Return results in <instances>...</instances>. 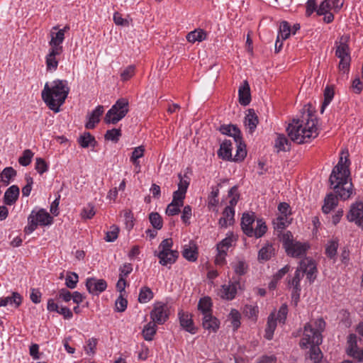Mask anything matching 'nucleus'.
<instances>
[{"instance_id":"obj_50","label":"nucleus","mask_w":363,"mask_h":363,"mask_svg":"<svg viewBox=\"0 0 363 363\" xmlns=\"http://www.w3.org/2000/svg\"><path fill=\"white\" fill-rule=\"evenodd\" d=\"M288 216H289L280 215L277 218V220L274 222L275 228L278 230H282L284 229L290 223V220Z\"/></svg>"},{"instance_id":"obj_47","label":"nucleus","mask_w":363,"mask_h":363,"mask_svg":"<svg viewBox=\"0 0 363 363\" xmlns=\"http://www.w3.org/2000/svg\"><path fill=\"white\" fill-rule=\"evenodd\" d=\"M33 157V152L30 150H25L22 156L18 158V162L21 165L26 167L30 164Z\"/></svg>"},{"instance_id":"obj_32","label":"nucleus","mask_w":363,"mask_h":363,"mask_svg":"<svg viewBox=\"0 0 363 363\" xmlns=\"http://www.w3.org/2000/svg\"><path fill=\"white\" fill-rule=\"evenodd\" d=\"M291 143L283 134H279L274 143V147L279 151H288L290 150Z\"/></svg>"},{"instance_id":"obj_20","label":"nucleus","mask_w":363,"mask_h":363,"mask_svg":"<svg viewBox=\"0 0 363 363\" xmlns=\"http://www.w3.org/2000/svg\"><path fill=\"white\" fill-rule=\"evenodd\" d=\"M219 130L223 135L233 137L235 143H239L242 140L241 132L235 125H222L220 126Z\"/></svg>"},{"instance_id":"obj_38","label":"nucleus","mask_w":363,"mask_h":363,"mask_svg":"<svg viewBox=\"0 0 363 363\" xmlns=\"http://www.w3.org/2000/svg\"><path fill=\"white\" fill-rule=\"evenodd\" d=\"M309 358L312 363H326V361L323 359V353L318 345L311 346Z\"/></svg>"},{"instance_id":"obj_35","label":"nucleus","mask_w":363,"mask_h":363,"mask_svg":"<svg viewBox=\"0 0 363 363\" xmlns=\"http://www.w3.org/2000/svg\"><path fill=\"white\" fill-rule=\"evenodd\" d=\"M156 331H157L156 323H155L152 320L144 326V328L142 331V334L145 340L151 341V340H152L153 337L156 333Z\"/></svg>"},{"instance_id":"obj_44","label":"nucleus","mask_w":363,"mask_h":363,"mask_svg":"<svg viewBox=\"0 0 363 363\" xmlns=\"http://www.w3.org/2000/svg\"><path fill=\"white\" fill-rule=\"evenodd\" d=\"M334 89L333 86H327L324 90V101L321 107V112H323L324 108L330 103L334 97Z\"/></svg>"},{"instance_id":"obj_3","label":"nucleus","mask_w":363,"mask_h":363,"mask_svg":"<svg viewBox=\"0 0 363 363\" xmlns=\"http://www.w3.org/2000/svg\"><path fill=\"white\" fill-rule=\"evenodd\" d=\"M318 272L315 261L308 257L301 259L299 266L295 271L294 276L288 279V286L291 289V299L296 306L300 299L301 286L300 281L306 274V278L310 282H313L316 278Z\"/></svg>"},{"instance_id":"obj_33","label":"nucleus","mask_w":363,"mask_h":363,"mask_svg":"<svg viewBox=\"0 0 363 363\" xmlns=\"http://www.w3.org/2000/svg\"><path fill=\"white\" fill-rule=\"evenodd\" d=\"M206 33L203 29H195L189 32L186 35V39L189 43L201 42L206 38Z\"/></svg>"},{"instance_id":"obj_58","label":"nucleus","mask_w":363,"mask_h":363,"mask_svg":"<svg viewBox=\"0 0 363 363\" xmlns=\"http://www.w3.org/2000/svg\"><path fill=\"white\" fill-rule=\"evenodd\" d=\"M35 168L40 174H43L48 169V166L46 162L41 157L35 159Z\"/></svg>"},{"instance_id":"obj_39","label":"nucleus","mask_w":363,"mask_h":363,"mask_svg":"<svg viewBox=\"0 0 363 363\" xmlns=\"http://www.w3.org/2000/svg\"><path fill=\"white\" fill-rule=\"evenodd\" d=\"M154 297V294L150 288L148 286H143L140 289L139 296H138V301L140 303H146L152 300Z\"/></svg>"},{"instance_id":"obj_53","label":"nucleus","mask_w":363,"mask_h":363,"mask_svg":"<svg viewBox=\"0 0 363 363\" xmlns=\"http://www.w3.org/2000/svg\"><path fill=\"white\" fill-rule=\"evenodd\" d=\"M97 342V339L94 337L89 338L87 340L84 350L88 355L91 356L95 354Z\"/></svg>"},{"instance_id":"obj_54","label":"nucleus","mask_w":363,"mask_h":363,"mask_svg":"<svg viewBox=\"0 0 363 363\" xmlns=\"http://www.w3.org/2000/svg\"><path fill=\"white\" fill-rule=\"evenodd\" d=\"M228 196L231 197L230 201H229V206L234 208V207L238 203V201L240 198V194L238 191V187L237 186H233L228 191Z\"/></svg>"},{"instance_id":"obj_63","label":"nucleus","mask_w":363,"mask_h":363,"mask_svg":"<svg viewBox=\"0 0 363 363\" xmlns=\"http://www.w3.org/2000/svg\"><path fill=\"white\" fill-rule=\"evenodd\" d=\"M135 67L134 65H129L121 74V80L128 81L135 74Z\"/></svg>"},{"instance_id":"obj_40","label":"nucleus","mask_w":363,"mask_h":363,"mask_svg":"<svg viewBox=\"0 0 363 363\" xmlns=\"http://www.w3.org/2000/svg\"><path fill=\"white\" fill-rule=\"evenodd\" d=\"M78 143L84 148H86L89 145L94 147L96 143L94 137L89 132L84 133L81 135L78 138Z\"/></svg>"},{"instance_id":"obj_7","label":"nucleus","mask_w":363,"mask_h":363,"mask_svg":"<svg viewBox=\"0 0 363 363\" xmlns=\"http://www.w3.org/2000/svg\"><path fill=\"white\" fill-rule=\"evenodd\" d=\"M128 111V101L124 98L119 99L106 113L104 121L116 124L125 116Z\"/></svg>"},{"instance_id":"obj_17","label":"nucleus","mask_w":363,"mask_h":363,"mask_svg":"<svg viewBox=\"0 0 363 363\" xmlns=\"http://www.w3.org/2000/svg\"><path fill=\"white\" fill-rule=\"evenodd\" d=\"M155 255L159 258L160 264L167 266L169 264L172 265L177 261L179 257V252L177 250L167 252L156 251L155 252Z\"/></svg>"},{"instance_id":"obj_49","label":"nucleus","mask_w":363,"mask_h":363,"mask_svg":"<svg viewBox=\"0 0 363 363\" xmlns=\"http://www.w3.org/2000/svg\"><path fill=\"white\" fill-rule=\"evenodd\" d=\"M291 29L289 23L287 21H282L279 26V37L282 38V40L287 39L291 34Z\"/></svg>"},{"instance_id":"obj_23","label":"nucleus","mask_w":363,"mask_h":363,"mask_svg":"<svg viewBox=\"0 0 363 363\" xmlns=\"http://www.w3.org/2000/svg\"><path fill=\"white\" fill-rule=\"evenodd\" d=\"M104 108L103 106H98L88 116V121L85 124L86 129H93L96 124L100 121V116L104 113Z\"/></svg>"},{"instance_id":"obj_31","label":"nucleus","mask_w":363,"mask_h":363,"mask_svg":"<svg viewBox=\"0 0 363 363\" xmlns=\"http://www.w3.org/2000/svg\"><path fill=\"white\" fill-rule=\"evenodd\" d=\"M277 328V320L275 318V314L271 313L267 319V327L265 329L264 337L267 340H272L273 337L274 332Z\"/></svg>"},{"instance_id":"obj_1","label":"nucleus","mask_w":363,"mask_h":363,"mask_svg":"<svg viewBox=\"0 0 363 363\" xmlns=\"http://www.w3.org/2000/svg\"><path fill=\"white\" fill-rule=\"evenodd\" d=\"M290 139L297 143H308L318 136L317 118L308 109L292 121L286 128Z\"/></svg>"},{"instance_id":"obj_52","label":"nucleus","mask_w":363,"mask_h":363,"mask_svg":"<svg viewBox=\"0 0 363 363\" xmlns=\"http://www.w3.org/2000/svg\"><path fill=\"white\" fill-rule=\"evenodd\" d=\"M243 313L248 318L256 320L257 318L258 308L251 305H246L244 308Z\"/></svg>"},{"instance_id":"obj_46","label":"nucleus","mask_w":363,"mask_h":363,"mask_svg":"<svg viewBox=\"0 0 363 363\" xmlns=\"http://www.w3.org/2000/svg\"><path fill=\"white\" fill-rule=\"evenodd\" d=\"M229 317H230L233 330H238V328L240 326V318H241L240 313L236 309H232L229 314Z\"/></svg>"},{"instance_id":"obj_55","label":"nucleus","mask_w":363,"mask_h":363,"mask_svg":"<svg viewBox=\"0 0 363 363\" xmlns=\"http://www.w3.org/2000/svg\"><path fill=\"white\" fill-rule=\"evenodd\" d=\"M219 189L218 187H213L211 194L208 196V207H216L218 204Z\"/></svg>"},{"instance_id":"obj_18","label":"nucleus","mask_w":363,"mask_h":363,"mask_svg":"<svg viewBox=\"0 0 363 363\" xmlns=\"http://www.w3.org/2000/svg\"><path fill=\"white\" fill-rule=\"evenodd\" d=\"M179 318L181 326L187 332L195 334L196 328L194 326L191 315L187 313L180 311L179 313Z\"/></svg>"},{"instance_id":"obj_29","label":"nucleus","mask_w":363,"mask_h":363,"mask_svg":"<svg viewBox=\"0 0 363 363\" xmlns=\"http://www.w3.org/2000/svg\"><path fill=\"white\" fill-rule=\"evenodd\" d=\"M245 124L249 128L250 133H252L258 124V118L253 109H249L245 116Z\"/></svg>"},{"instance_id":"obj_22","label":"nucleus","mask_w":363,"mask_h":363,"mask_svg":"<svg viewBox=\"0 0 363 363\" xmlns=\"http://www.w3.org/2000/svg\"><path fill=\"white\" fill-rule=\"evenodd\" d=\"M219 320L212 313L203 315L202 325L204 329L209 332H216L219 328Z\"/></svg>"},{"instance_id":"obj_60","label":"nucleus","mask_w":363,"mask_h":363,"mask_svg":"<svg viewBox=\"0 0 363 363\" xmlns=\"http://www.w3.org/2000/svg\"><path fill=\"white\" fill-rule=\"evenodd\" d=\"M288 314V306L286 304H282L279 309L277 316L275 318L279 323H284Z\"/></svg>"},{"instance_id":"obj_25","label":"nucleus","mask_w":363,"mask_h":363,"mask_svg":"<svg viewBox=\"0 0 363 363\" xmlns=\"http://www.w3.org/2000/svg\"><path fill=\"white\" fill-rule=\"evenodd\" d=\"M19 188L16 185H12L4 194V203L9 206L14 204L19 196Z\"/></svg>"},{"instance_id":"obj_51","label":"nucleus","mask_w":363,"mask_h":363,"mask_svg":"<svg viewBox=\"0 0 363 363\" xmlns=\"http://www.w3.org/2000/svg\"><path fill=\"white\" fill-rule=\"evenodd\" d=\"M237 144V151H236V154L235 155V158H234V160L235 161H242L245 159V157H246L247 155V151L245 150V144H242L241 143V140H240L239 143H236Z\"/></svg>"},{"instance_id":"obj_61","label":"nucleus","mask_w":363,"mask_h":363,"mask_svg":"<svg viewBox=\"0 0 363 363\" xmlns=\"http://www.w3.org/2000/svg\"><path fill=\"white\" fill-rule=\"evenodd\" d=\"M121 135V133L120 129L113 128L106 131L105 138L106 140L117 142Z\"/></svg>"},{"instance_id":"obj_59","label":"nucleus","mask_w":363,"mask_h":363,"mask_svg":"<svg viewBox=\"0 0 363 363\" xmlns=\"http://www.w3.org/2000/svg\"><path fill=\"white\" fill-rule=\"evenodd\" d=\"M182 206L183 205L172 201L167 207L166 213L171 216L177 215L180 212V207Z\"/></svg>"},{"instance_id":"obj_13","label":"nucleus","mask_w":363,"mask_h":363,"mask_svg":"<svg viewBox=\"0 0 363 363\" xmlns=\"http://www.w3.org/2000/svg\"><path fill=\"white\" fill-rule=\"evenodd\" d=\"M347 354L352 357L355 362L363 363V349H359L357 345L356 336L350 335L348 339Z\"/></svg>"},{"instance_id":"obj_36","label":"nucleus","mask_w":363,"mask_h":363,"mask_svg":"<svg viewBox=\"0 0 363 363\" xmlns=\"http://www.w3.org/2000/svg\"><path fill=\"white\" fill-rule=\"evenodd\" d=\"M212 302L209 297H204L199 300L198 309L203 315L212 313Z\"/></svg>"},{"instance_id":"obj_57","label":"nucleus","mask_w":363,"mask_h":363,"mask_svg":"<svg viewBox=\"0 0 363 363\" xmlns=\"http://www.w3.org/2000/svg\"><path fill=\"white\" fill-rule=\"evenodd\" d=\"M173 246V240L172 238H167L163 240L158 246V252H171L173 251L172 247Z\"/></svg>"},{"instance_id":"obj_12","label":"nucleus","mask_w":363,"mask_h":363,"mask_svg":"<svg viewBox=\"0 0 363 363\" xmlns=\"http://www.w3.org/2000/svg\"><path fill=\"white\" fill-rule=\"evenodd\" d=\"M151 320L159 324L164 323L169 318L168 307L166 303L157 302L150 312Z\"/></svg>"},{"instance_id":"obj_45","label":"nucleus","mask_w":363,"mask_h":363,"mask_svg":"<svg viewBox=\"0 0 363 363\" xmlns=\"http://www.w3.org/2000/svg\"><path fill=\"white\" fill-rule=\"evenodd\" d=\"M149 219L154 228L160 230L162 228V218L158 213H151L149 215Z\"/></svg>"},{"instance_id":"obj_62","label":"nucleus","mask_w":363,"mask_h":363,"mask_svg":"<svg viewBox=\"0 0 363 363\" xmlns=\"http://www.w3.org/2000/svg\"><path fill=\"white\" fill-rule=\"evenodd\" d=\"M116 309L118 312H123L127 308L128 301L123 297V294H120L115 303Z\"/></svg>"},{"instance_id":"obj_27","label":"nucleus","mask_w":363,"mask_h":363,"mask_svg":"<svg viewBox=\"0 0 363 363\" xmlns=\"http://www.w3.org/2000/svg\"><path fill=\"white\" fill-rule=\"evenodd\" d=\"M338 203V199L333 193L328 194L324 199L322 210L324 213H329Z\"/></svg>"},{"instance_id":"obj_4","label":"nucleus","mask_w":363,"mask_h":363,"mask_svg":"<svg viewBox=\"0 0 363 363\" xmlns=\"http://www.w3.org/2000/svg\"><path fill=\"white\" fill-rule=\"evenodd\" d=\"M69 92L67 81L56 79L50 86L48 83L45 84L42 91V99L50 109L55 113L60 111V106L65 103Z\"/></svg>"},{"instance_id":"obj_6","label":"nucleus","mask_w":363,"mask_h":363,"mask_svg":"<svg viewBox=\"0 0 363 363\" xmlns=\"http://www.w3.org/2000/svg\"><path fill=\"white\" fill-rule=\"evenodd\" d=\"M255 221L254 213H244L241 219V228L247 236L259 238L265 234L267 227L262 219H257L256 226L254 228Z\"/></svg>"},{"instance_id":"obj_15","label":"nucleus","mask_w":363,"mask_h":363,"mask_svg":"<svg viewBox=\"0 0 363 363\" xmlns=\"http://www.w3.org/2000/svg\"><path fill=\"white\" fill-rule=\"evenodd\" d=\"M63 51L58 49H49L45 56L46 70L49 72H54L57 70L59 65V57Z\"/></svg>"},{"instance_id":"obj_14","label":"nucleus","mask_w":363,"mask_h":363,"mask_svg":"<svg viewBox=\"0 0 363 363\" xmlns=\"http://www.w3.org/2000/svg\"><path fill=\"white\" fill-rule=\"evenodd\" d=\"M286 251L287 254L294 257H301L306 255L309 245L307 243L300 242H290L286 243Z\"/></svg>"},{"instance_id":"obj_42","label":"nucleus","mask_w":363,"mask_h":363,"mask_svg":"<svg viewBox=\"0 0 363 363\" xmlns=\"http://www.w3.org/2000/svg\"><path fill=\"white\" fill-rule=\"evenodd\" d=\"M338 248V242L335 240H330L328 242L325 247V255L330 259H335Z\"/></svg>"},{"instance_id":"obj_16","label":"nucleus","mask_w":363,"mask_h":363,"mask_svg":"<svg viewBox=\"0 0 363 363\" xmlns=\"http://www.w3.org/2000/svg\"><path fill=\"white\" fill-rule=\"evenodd\" d=\"M86 287L89 293L98 295L106 289L107 283L104 279L91 277L86 279Z\"/></svg>"},{"instance_id":"obj_21","label":"nucleus","mask_w":363,"mask_h":363,"mask_svg":"<svg viewBox=\"0 0 363 363\" xmlns=\"http://www.w3.org/2000/svg\"><path fill=\"white\" fill-rule=\"evenodd\" d=\"M51 39L49 42L50 49L56 48L63 51L62 43L65 39V29H60L57 33H51Z\"/></svg>"},{"instance_id":"obj_48","label":"nucleus","mask_w":363,"mask_h":363,"mask_svg":"<svg viewBox=\"0 0 363 363\" xmlns=\"http://www.w3.org/2000/svg\"><path fill=\"white\" fill-rule=\"evenodd\" d=\"M183 257L190 262H194L197 259L198 253L196 249H193L191 247L185 246L182 251Z\"/></svg>"},{"instance_id":"obj_19","label":"nucleus","mask_w":363,"mask_h":363,"mask_svg":"<svg viewBox=\"0 0 363 363\" xmlns=\"http://www.w3.org/2000/svg\"><path fill=\"white\" fill-rule=\"evenodd\" d=\"M235 209L231 206H226L223 211V216L218 220L220 228H227L234 223Z\"/></svg>"},{"instance_id":"obj_11","label":"nucleus","mask_w":363,"mask_h":363,"mask_svg":"<svg viewBox=\"0 0 363 363\" xmlns=\"http://www.w3.org/2000/svg\"><path fill=\"white\" fill-rule=\"evenodd\" d=\"M347 218L363 230V202L357 201L352 203L347 214Z\"/></svg>"},{"instance_id":"obj_2","label":"nucleus","mask_w":363,"mask_h":363,"mask_svg":"<svg viewBox=\"0 0 363 363\" xmlns=\"http://www.w3.org/2000/svg\"><path fill=\"white\" fill-rule=\"evenodd\" d=\"M350 172L341 157L337 164L333 168L329 178L330 187L335 193L337 198L345 201L354 194L353 184L350 178Z\"/></svg>"},{"instance_id":"obj_37","label":"nucleus","mask_w":363,"mask_h":363,"mask_svg":"<svg viewBox=\"0 0 363 363\" xmlns=\"http://www.w3.org/2000/svg\"><path fill=\"white\" fill-rule=\"evenodd\" d=\"M231 265L235 274L233 277H241L247 272L248 266L245 261L238 260L233 262Z\"/></svg>"},{"instance_id":"obj_8","label":"nucleus","mask_w":363,"mask_h":363,"mask_svg":"<svg viewBox=\"0 0 363 363\" xmlns=\"http://www.w3.org/2000/svg\"><path fill=\"white\" fill-rule=\"evenodd\" d=\"M28 225L25 228L26 233L30 234L33 233L38 225H50L53 218L43 208L38 211H33L28 218Z\"/></svg>"},{"instance_id":"obj_5","label":"nucleus","mask_w":363,"mask_h":363,"mask_svg":"<svg viewBox=\"0 0 363 363\" xmlns=\"http://www.w3.org/2000/svg\"><path fill=\"white\" fill-rule=\"evenodd\" d=\"M325 328V322L323 318H318L314 323H308L304 326L303 337L300 342L302 348L309 346L319 345L322 343V333Z\"/></svg>"},{"instance_id":"obj_10","label":"nucleus","mask_w":363,"mask_h":363,"mask_svg":"<svg viewBox=\"0 0 363 363\" xmlns=\"http://www.w3.org/2000/svg\"><path fill=\"white\" fill-rule=\"evenodd\" d=\"M335 55L340 60L338 65L339 70L343 73H347L351 60L349 46L345 43H341L337 47Z\"/></svg>"},{"instance_id":"obj_24","label":"nucleus","mask_w":363,"mask_h":363,"mask_svg":"<svg viewBox=\"0 0 363 363\" xmlns=\"http://www.w3.org/2000/svg\"><path fill=\"white\" fill-rule=\"evenodd\" d=\"M239 102L242 106H247L250 103V89L249 84L247 81L243 82V84L240 86L238 90Z\"/></svg>"},{"instance_id":"obj_30","label":"nucleus","mask_w":363,"mask_h":363,"mask_svg":"<svg viewBox=\"0 0 363 363\" xmlns=\"http://www.w3.org/2000/svg\"><path fill=\"white\" fill-rule=\"evenodd\" d=\"M16 171L11 167H6L0 174V182L3 186H8L11 180L16 176Z\"/></svg>"},{"instance_id":"obj_41","label":"nucleus","mask_w":363,"mask_h":363,"mask_svg":"<svg viewBox=\"0 0 363 363\" xmlns=\"http://www.w3.org/2000/svg\"><path fill=\"white\" fill-rule=\"evenodd\" d=\"M145 147L143 145L138 146L135 147L132 152L130 157V162L135 165V167H138L140 168V162L138 161L139 158H141L144 156Z\"/></svg>"},{"instance_id":"obj_28","label":"nucleus","mask_w":363,"mask_h":363,"mask_svg":"<svg viewBox=\"0 0 363 363\" xmlns=\"http://www.w3.org/2000/svg\"><path fill=\"white\" fill-rule=\"evenodd\" d=\"M232 142L230 140H225L218 151V155L223 160H230L232 158Z\"/></svg>"},{"instance_id":"obj_9","label":"nucleus","mask_w":363,"mask_h":363,"mask_svg":"<svg viewBox=\"0 0 363 363\" xmlns=\"http://www.w3.org/2000/svg\"><path fill=\"white\" fill-rule=\"evenodd\" d=\"M245 280L241 277H233L228 285H223L220 290L221 298L233 300L236 294L245 290Z\"/></svg>"},{"instance_id":"obj_43","label":"nucleus","mask_w":363,"mask_h":363,"mask_svg":"<svg viewBox=\"0 0 363 363\" xmlns=\"http://www.w3.org/2000/svg\"><path fill=\"white\" fill-rule=\"evenodd\" d=\"M79 281V276L75 272H69L65 278V285L67 288L73 289L77 286Z\"/></svg>"},{"instance_id":"obj_26","label":"nucleus","mask_w":363,"mask_h":363,"mask_svg":"<svg viewBox=\"0 0 363 363\" xmlns=\"http://www.w3.org/2000/svg\"><path fill=\"white\" fill-rule=\"evenodd\" d=\"M275 249L271 244L263 246L258 252V260L264 262L269 260L274 255Z\"/></svg>"},{"instance_id":"obj_56","label":"nucleus","mask_w":363,"mask_h":363,"mask_svg":"<svg viewBox=\"0 0 363 363\" xmlns=\"http://www.w3.org/2000/svg\"><path fill=\"white\" fill-rule=\"evenodd\" d=\"M232 242L233 238L227 237L224 238L217 245V250L227 253L228 250L232 246Z\"/></svg>"},{"instance_id":"obj_64","label":"nucleus","mask_w":363,"mask_h":363,"mask_svg":"<svg viewBox=\"0 0 363 363\" xmlns=\"http://www.w3.org/2000/svg\"><path fill=\"white\" fill-rule=\"evenodd\" d=\"M119 228L116 225H112L111 230L108 231L106 234L105 240L107 242H113L117 239L118 235Z\"/></svg>"},{"instance_id":"obj_34","label":"nucleus","mask_w":363,"mask_h":363,"mask_svg":"<svg viewBox=\"0 0 363 363\" xmlns=\"http://www.w3.org/2000/svg\"><path fill=\"white\" fill-rule=\"evenodd\" d=\"M22 302V297L17 292H13L11 296H7L5 298H1L0 299V306H6L8 304L16 305V307H18Z\"/></svg>"}]
</instances>
